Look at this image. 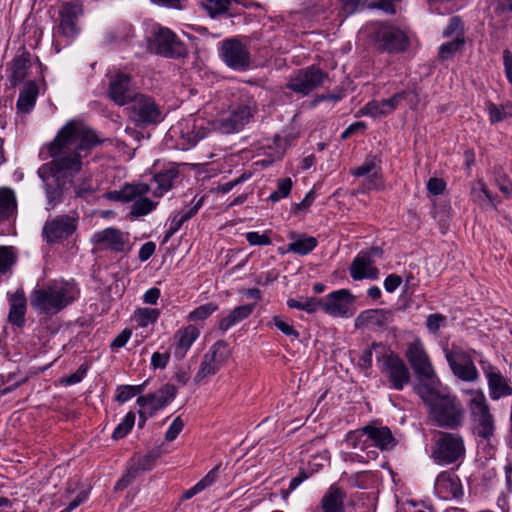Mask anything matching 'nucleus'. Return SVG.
Listing matches in <instances>:
<instances>
[{
    "mask_svg": "<svg viewBox=\"0 0 512 512\" xmlns=\"http://www.w3.org/2000/svg\"><path fill=\"white\" fill-rule=\"evenodd\" d=\"M101 143L95 131L78 121H69L57 133L48 147L51 161L37 171L45 187L47 210L63 201L73 176L81 170L82 159Z\"/></svg>",
    "mask_w": 512,
    "mask_h": 512,
    "instance_id": "obj_1",
    "label": "nucleus"
},
{
    "mask_svg": "<svg viewBox=\"0 0 512 512\" xmlns=\"http://www.w3.org/2000/svg\"><path fill=\"white\" fill-rule=\"evenodd\" d=\"M440 385H417L416 392L431 423L439 428L458 429L464 423L465 408L456 394L447 387L440 389Z\"/></svg>",
    "mask_w": 512,
    "mask_h": 512,
    "instance_id": "obj_2",
    "label": "nucleus"
},
{
    "mask_svg": "<svg viewBox=\"0 0 512 512\" xmlns=\"http://www.w3.org/2000/svg\"><path fill=\"white\" fill-rule=\"evenodd\" d=\"M78 290L72 282L54 280L35 288L30 295L33 309L47 315H55L76 300Z\"/></svg>",
    "mask_w": 512,
    "mask_h": 512,
    "instance_id": "obj_3",
    "label": "nucleus"
},
{
    "mask_svg": "<svg viewBox=\"0 0 512 512\" xmlns=\"http://www.w3.org/2000/svg\"><path fill=\"white\" fill-rule=\"evenodd\" d=\"M256 110L253 98L240 93L211 121V127L223 134L238 133L251 121Z\"/></svg>",
    "mask_w": 512,
    "mask_h": 512,
    "instance_id": "obj_4",
    "label": "nucleus"
},
{
    "mask_svg": "<svg viewBox=\"0 0 512 512\" xmlns=\"http://www.w3.org/2000/svg\"><path fill=\"white\" fill-rule=\"evenodd\" d=\"M464 393L470 396L468 405L474 434L481 440L490 442L494 437L496 426L484 392L481 389H468Z\"/></svg>",
    "mask_w": 512,
    "mask_h": 512,
    "instance_id": "obj_5",
    "label": "nucleus"
},
{
    "mask_svg": "<svg viewBox=\"0 0 512 512\" xmlns=\"http://www.w3.org/2000/svg\"><path fill=\"white\" fill-rule=\"evenodd\" d=\"M381 372L388 378L391 388L401 391L410 382V372L404 361L382 343H373Z\"/></svg>",
    "mask_w": 512,
    "mask_h": 512,
    "instance_id": "obj_6",
    "label": "nucleus"
},
{
    "mask_svg": "<svg viewBox=\"0 0 512 512\" xmlns=\"http://www.w3.org/2000/svg\"><path fill=\"white\" fill-rule=\"evenodd\" d=\"M443 352L455 377L469 383L479 381L480 374L474 360L478 361L479 355H484L482 352L474 349L465 351L459 347L449 349L447 346L443 348Z\"/></svg>",
    "mask_w": 512,
    "mask_h": 512,
    "instance_id": "obj_7",
    "label": "nucleus"
},
{
    "mask_svg": "<svg viewBox=\"0 0 512 512\" xmlns=\"http://www.w3.org/2000/svg\"><path fill=\"white\" fill-rule=\"evenodd\" d=\"M465 454V441L461 434L440 432L432 447L431 456L436 464L446 466L463 460Z\"/></svg>",
    "mask_w": 512,
    "mask_h": 512,
    "instance_id": "obj_8",
    "label": "nucleus"
},
{
    "mask_svg": "<svg viewBox=\"0 0 512 512\" xmlns=\"http://www.w3.org/2000/svg\"><path fill=\"white\" fill-rule=\"evenodd\" d=\"M405 356L420 382L418 385L440 384L430 357L419 338L408 344Z\"/></svg>",
    "mask_w": 512,
    "mask_h": 512,
    "instance_id": "obj_9",
    "label": "nucleus"
},
{
    "mask_svg": "<svg viewBox=\"0 0 512 512\" xmlns=\"http://www.w3.org/2000/svg\"><path fill=\"white\" fill-rule=\"evenodd\" d=\"M211 129V121H207L200 116L191 115L179 122L176 127H173L171 132L179 134L181 149L188 150L205 138Z\"/></svg>",
    "mask_w": 512,
    "mask_h": 512,
    "instance_id": "obj_10",
    "label": "nucleus"
},
{
    "mask_svg": "<svg viewBox=\"0 0 512 512\" xmlns=\"http://www.w3.org/2000/svg\"><path fill=\"white\" fill-rule=\"evenodd\" d=\"M130 104V119L139 126L160 123L163 114L153 98L144 94H135Z\"/></svg>",
    "mask_w": 512,
    "mask_h": 512,
    "instance_id": "obj_11",
    "label": "nucleus"
},
{
    "mask_svg": "<svg viewBox=\"0 0 512 512\" xmlns=\"http://www.w3.org/2000/svg\"><path fill=\"white\" fill-rule=\"evenodd\" d=\"M355 296L348 289H339L320 300V309L332 317L350 318L354 315Z\"/></svg>",
    "mask_w": 512,
    "mask_h": 512,
    "instance_id": "obj_12",
    "label": "nucleus"
},
{
    "mask_svg": "<svg viewBox=\"0 0 512 512\" xmlns=\"http://www.w3.org/2000/svg\"><path fill=\"white\" fill-rule=\"evenodd\" d=\"M78 216L61 214L48 219L42 228L43 240L49 244L59 243L70 237L77 229Z\"/></svg>",
    "mask_w": 512,
    "mask_h": 512,
    "instance_id": "obj_13",
    "label": "nucleus"
},
{
    "mask_svg": "<svg viewBox=\"0 0 512 512\" xmlns=\"http://www.w3.org/2000/svg\"><path fill=\"white\" fill-rule=\"evenodd\" d=\"M229 356L230 350L224 341L214 343L204 354L194 381L199 384L206 377L216 374L225 365Z\"/></svg>",
    "mask_w": 512,
    "mask_h": 512,
    "instance_id": "obj_14",
    "label": "nucleus"
},
{
    "mask_svg": "<svg viewBox=\"0 0 512 512\" xmlns=\"http://www.w3.org/2000/svg\"><path fill=\"white\" fill-rule=\"evenodd\" d=\"M478 363L487 380L489 396L492 400L496 401L512 395V387L509 380L502 375L496 366L484 355H479Z\"/></svg>",
    "mask_w": 512,
    "mask_h": 512,
    "instance_id": "obj_15",
    "label": "nucleus"
},
{
    "mask_svg": "<svg viewBox=\"0 0 512 512\" xmlns=\"http://www.w3.org/2000/svg\"><path fill=\"white\" fill-rule=\"evenodd\" d=\"M373 39L379 48L389 52L405 50L408 38L400 29L387 24H373L371 26Z\"/></svg>",
    "mask_w": 512,
    "mask_h": 512,
    "instance_id": "obj_16",
    "label": "nucleus"
},
{
    "mask_svg": "<svg viewBox=\"0 0 512 512\" xmlns=\"http://www.w3.org/2000/svg\"><path fill=\"white\" fill-rule=\"evenodd\" d=\"M155 52L169 58H183L187 55L185 44L168 28L159 27L153 32Z\"/></svg>",
    "mask_w": 512,
    "mask_h": 512,
    "instance_id": "obj_17",
    "label": "nucleus"
},
{
    "mask_svg": "<svg viewBox=\"0 0 512 512\" xmlns=\"http://www.w3.org/2000/svg\"><path fill=\"white\" fill-rule=\"evenodd\" d=\"M91 241L100 249H108L116 253L125 254L132 249L129 233L113 227L94 232Z\"/></svg>",
    "mask_w": 512,
    "mask_h": 512,
    "instance_id": "obj_18",
    "label": "nucleus"
},
{
    "mask_svg": "<svg viewBox=\"0 0 512 512\" xmlns=\"http://www.w3.org/2000/svg\"><path fill=\"white\" fill-rule=\"evenodd\" d=\"M220 56L231 69L244 71L250 66V52L238 39H226L221 43Z\"/></svg>",
    "mask_w": 512,
    "mask_h": 512,
    "instance_id": "obj_19",
    "label": "nucleus"
},
{
    "mask_svg": "<svg viewBox=\"0 0 512 512\" xmlns=\"http://www.w3.org/2000/svg\"><path fill=\"white\" fill-rule=\"evenodd\" d=\"M411 93L412 92L402 91L395 93L389 99L369 101L357 112L356 116H369L372 118L387 116L398 107L402 100H406L411 108H414L416 101L411 97Z\"/></svg>",
    "mask_w": 512,
    "mask_h": 512,
    "instance_id": "obj_20",
    "label": "nucleus"
},
{
    "mask_svg": "<svg viewBox=\"0 0 512 512\" xmlns=\"http://www.w3.org/2000/svg\"><path fill=\"white\" fill-rule=\"evenodd\" d=\"M179 172L176 168L170 167L157 173L150 181L149 184L137 183V186L130 191H137L138 195L143 193H151V195L160 199L169 190L172 189L175 180L178 178Z\"/></svg>",
    "mask_w": 512,
    "mask_h": 512,
    "instance_id": "obj_21",
    "label": "nucleus"
},
{
    "mask_svg": "<svg viewBox=\"0 0 512 512\" xmlns=\"http://www.w3.org/2000/svg\"><path fill=\"white\" fill-rule=\"evenodd\" d=\"M137 186L136 184H128L125 185L121 191L120 199L123 201H132L130 214L135 217L145 216L152 211H154L159 204V199H156L152 196L149 197L151 193H143L142 195H138V192L130 191Z\"/></svg>",
    "mask_w": 512,
    "mask_h": 512,
    "instance_id": "obj_22",
    "label": "nucleus"
},
{
    "mask_svg": "<svg viewBox=\"0 0 512 512\" xmlns=\"http://www.w3.org/2000/svg\"><path fill=\"white\" fill-rule=\"evenodd\" d=\"M326 77L327 75L320 69L311 66L307 69L300 70L291 78L288 87L296 93L307 95L313 89L322 85Z\"/></svg>",
    "mask_w": 512,
    "mask_h": 512,
    "instance_id": "obj_23",
    "label": "nucleus"
},
{
    "mask_svg": "<svg viewBox=\"0 0 512 512\" xmlns=\"http://www.w3.org/2000/svg\"><path fill=\"white\" fill-rule=\"evenodd\" d=\"M435 494L442 500H451L463 495L459 477L450 471L441 472L434 483Z\"/></svg>",
    "mask_w": 512,
    "mask_h": 512,
    "instance_id": "obj_24",
    "label": "nucleus"
},
{
    "mask_svg": "<svg viewBox=\"0 0 512 512\" xmlns=\"http://www.w3.org/2000/svg\"><path fill=\"white\" fill-rule=\"evenodd\" d=\"M130 82V76L122 72L110 77L108 95L117 105H126L135 96L136 93L131 89Z\"/></svg>",
    "mask_w": 512,
    "mask_h": 512,
    "instance_id": "obj_25",
    "label": "nucleus"
},
{
    "mask_svg": "<svg viewBox=\"0 0 512 512\" xmlns=\"http://www.w3.org/2000/svg\"><path fill=\"white\" fill-rule=\"evenodd\" d=\"M82 14V6L78 2H65L61 5L59 16V32L68 39L78 33L77 19Z\"/></svg>",
    "mask_w": 512,
    "mask_h": 512,
    "instance_id": "obj_26",
    "label": "nucleus"
},
{
    "mask_svg": "<svg viewBox=\"0 0 512 512\" xmlns=\"http://www.w3.org/2000/svg\"><path fill=\"white\" fill-rule=\"evenodd\" d=\"M200 336V329L195 325L189 324L178 329L173 334V355L176 359H183L192 345Z\"/></svg>",
    "mask_w": 512,
    "mask_h": 512,
    "instance_id": "obj_27",
    "label": "nucleus"
},
{
    "mask_svg": "<svg viewBox=\"0 0 512 512\" xmlns=\"http://www.w3.org/2000/svg\"><path fill=\"white\" fill-rule=\"evenodd\" d=\"M350 276L353 280L363 279L376 280L379 278V269L375 266L369 254L358 253L349 267Z\"/></svg>",
    "mask_w": 512,
    "mask_h": 512,
    "instance_id": "obj_28",
    "label": "nucleus"
},
{
    "mask_svg": "<svg viewBox=\"0 0 512 512\" xmlns=\"http://www.w3.org/2000/svg\"><path fill=\"white\" fill-rule=\"evenodd\" d=\"M203 201V197H200L196 201L194 198L193 201L186 205L183 209L173 212L168 219V236L175 234L181 228L183 223L191 219L202 207Z\"/></svg>",
    "mask_w": 512,
    "mask_h": 512,
    "instance_id": "obj_29",
    "label": "nucleus"
},
{
    "mask_svg": "<svg viewBox=\"0 0 512 512\" xmlns=\"http://www.w3.org/2000/svg\"><path fill=\"white\" fill-rule=\"evenodd\" d=\"M355 177H366V186L368 189H379L382 186L380 168L376 157L367 158L362 165L352 170Z\"/></svg>",
    "mask_w": 512,
    "mask_h": 512,
    "instance_id": "obj_30",
    "label": "nucleus"
},
{
    "mask_svg": "<svg viewBox=\"0 0 512 512\" xmlns=\"http://www.w3.org/2000/svg\"><path fill=\"white\" fill-rule=\"evenodd\" d=\"M365 429L369 448L376 447L380 450H388L395 445L394 438L388 427L365 426Z\"/></svg>",
    "mask_w": 512,
    "mask_h": 512,
    "instance_id": "obj_31",
    "label": "nucleus"
},
{
    "mask_svg": "<svg viewBox=\"0 0 512 512\" xmlns=\"http://www.w3.org/2000/svg\"><path fill=\"white\" fill-rule=\"evenodd\" d=\"M345 499V491L336 484H332L321 499V509L323 512H345Z\"/></svg>",
    "mask_w": 512,
    "mask_h": 512,
    "instance_id": "obj_32",
    "label": "nucleus"
},
{
    "mask_svg": "<svg viewBox=\"0 0 512 512\" xmlns=\"http://www.w3.org/2000/svg\"><path fill=\"white\" fill-rule=\"evenodd\" d=\"M9 314L8 321L18 327L22 326L25 322V313L27 300L25 293L22 289L17 290L9 297Z\"/></svg>",
    "mask_w": 512,
    "mask_h": 512,
    "instance_id": "obj_33",
    "label": "nucleus"
},
{
    "mask_svg": "<svg viewBox=\"0 0 512 512\" xmlns=\"http://www.w3.org/2000/svg\"><path fill=\"white\" fill-rule=\"evenodd\" d=\"M39 88L35 81H29L25 84L19 93L16 107L21 113H30L36 104Z\"/></svg>",
    "mask_w": 512,
    "mask_h": 512,
    "instance_id": "obj_34",
    "label": "nucleus"
},
{
    "mask_svg": "<svg viewBox=\"0 0 512 512\" xmlns=\"http://www.w3.org/2000/svg\"><path fill=\"white\" fill-rule=\"evenodd\" d=\"M254 308L255 304H246L235 307L226 316L220 319L219 329L223 332L228 331L239 322L247 319L254 311Z\"/></svg>",
    "mask_w": 512,
    "mask_h": 512,
    "instance_id": "obj_35",
    "label": "nucleus"
},
{
    "mask_svg": "<svg viewBox=\"0 0 512 512\" xmlns=\"http://www.w3.org/2000/svg\"><path fill=\"white\" fill-rule=\"evenodd\" d=\"M31 67L30 56L28 53H22L15 57L11 64V74L9 80L12 86L21 83L27 76Z\"/></svg>",
    "mask_w": 512,
    "mask_h": 512,
    "instance_id": "obj_36",
    "label": "nucleus"
},
{
    "mask_svg": "<svg viewBox=\"0 0 512 512\" xmlns=\"http://www.w3.org/2000/svg\"><path fill=\"white\" fill-rule=\"evenodd\" d=\"M17 210V201L11 188H0V221L9 219Z\"/></svg>",
    "mask_w": 512,
    "mask_h": 512,
    "instance_id": "obj_37",
    "label": "nucleus"
},
{
    "mask_svg": "<svg viewBox=\"0 0 512 512\" xmlns=\"http://www.w3.org/2000/svg\"><path fill=\"white\" fill-rule=\"evenodd\" d=\"M317 246L316 238L312 236H301L295 241L288 244V251L299 254L307 255Z\"/></svg>",
    "mask_w": 512,
    "mask_h": 512,
    "instance_id": "obj_38",
    "label": "nucleus"
},
{
    "mask_svg": "<svg viewBox=\"0 0 512 512\" xmlns=\"http://www.w3.org/2000/svg\"><path fill=\"white\" fill-rule=\"evenodd\" d=\"M160 311L155 308H138L134 312V320L140 327H148L157 322Z\"/></svg>",
    "mask_w": 512,
    "mask_h": 512,
    "instance_id": "obj_39",
    "label": "nucleus"
},
{
    "mask_svg": "<svg viewBox=\"0 0 512 512\" xmlns=\"http://www.w3.org/2000/svg\"><path fill=\"white\" fill-rule=\"evenodd\" d=\"M344 442L350 448L360 449L362 451L368 450L369 444L366 438L365 427L348 432Z\"/></svg>",
    "mask_w": 512,
    "mask_h": 512,
    "instance_id": "obj_40",
    "label": "nucleus"
},
{
    "mask_svg": "<svg viewBox=\"0 0 512 512\" xmlns=\"http://www.w3.org/2000/svg\"><path fill=\"white\" fill-rule=\"evenodd\" d=\"M320 300L313 297H303L300 299H288L287 305L289 308L303 310L307 313H314L320 309Z\"/></svg>",
    "mask_w": 512,
    "mask_h": 512,
    "instance_id": "obj_41",
    "label": "nucleus"
},
{
    "mask_svg": "<svg viewBox=\"0 0 512 512\" xmlns=\"http://www.w3.org/2000/svg\"><path fill=\"white\" fill-rule=\"evenodd\" d=\"M177 389L174 385L166 384L156 393H153L155 400V409H161L170 403L176 396Z\"/></svg>",
    "mask_w": 512,
    "mask_h": 512,
    "instance_id": "obj_42",
    "label": "nucleus"
},
{
    "mask_svg": "<svg viewBox=\"0 0 512 512\" xmlns=\"http://www.w3.org/2000/svg\"><path fill=\"white\" fill-rule=\"evenodd\" d=\"M231 3V0H205L203 7L210 17L215 18L226 13Z\"/></svg>",
    "mask_w": 512,
    "mask_h": 512,
    "instance_id": "obj_43",
    "label": "nucleus"
},
{
    "mask_svg": "<svg viewBox=\"0 0 512 512\" xmlns=\"http://www.w3.org/2000/svg\"><path fill=\"white\" fill-rule=\"evenodd\" d=\"M135 418L136 417L134 412H128L114 429L112 433V438L114 440L124 438L133 428L135 424Z\"/></svg>",
    "mask_w": 512,
    "mask_h": 512,
    "instance_id": "obj_44",
    "label": "nucleus"
},
{
    "mask_svg": "<svg viewBox=\"0 0 512 512\" xmlns=\"http://www.w3.org/2000/svg\"><path fill=\"white\" fill-rule=\"evenodd\" d=\"M217 309L218 306L215 303H206L192 310L188 314L187 318L189 321L194 322L203 321L212 315Z\"/></svg>",
    "mask_w": 512,
    "mask_h": 512,
    "instance_id": "obj_45",
    "label": "nucleus"
},
{
    "mask_svg": "<svg viewBox=\"0 0 512 512\" xmlns=\"http://www.w3.org/2000/svg\"><path fill=\"white\" fill-rule=\"evenodd\" d=\"M117 395L115 397L116 401L119 403H125L135 397L136 395L142 393L143 386L142 385H121L117 387Z\"/></svg>",
    "mask_w": 512,
    "mask_h": 512,
    "instance_id": "obj_46",
    "label": "nucleus"
},
{
    "mask_svg": "<svg viewBox=\"0 0 512 512\" xmlns=\"http://www.w3.org/2000/svg\"><path fill=\"white\" fill-rule=\"evenodd\" d=\"M464 44L463 37H455L454 40L444 43L439 47V58L441 60H447L452 57Z\"/></svg>",
    "mask_w": 512,
    "mask_h": 512,
    "instance_id": "obj_47",
    "label": "nucleus"
},
{
    "mask_svg": "<svg viewBox=\"0 0 512 512\" xmlns=\"http://www.w3.org/2000/svg\"><path fill=\"white\" fill-rule=\"evenodd\" d=\"M291 189L292 180L290 178L279 179L277 181V189L270 194L269 199L272 202H278L289 196Z\"/></svg>",
    "mask_w": 512,
    "mask_h": 512,
    "instance_id": "obj_48",
    "label": "nucleus"
},
{
    "mask_svg": "<svg viewBox=\"0 0 512 512\" xmlns=\"http://www.w3.org/2000/svg\"><path fill=\"white\" fill-rule=\"evenodd\" d=\"M15 260L12 250L8 247H0V275L5 274Z\"/></svg>",
    "mask_w": 512,
    "mask_h": 512,
    "instance_id": "obj_49",
    "label": "nucleus"
},
{
    "mask_svg": "<svg viewBox=\"0 0 512 512\" xmlns=\"http://www.w3.org/2000/svg\"><path fill=\"white\" fill-rule=\"evenodd\" d=\"M246 240L252 246H267L271 244V239L267 233L260 234L257 231L247 232Z\"/></svg>",
    "mask_w": 512,
    "mask_h": 512,
    "instance_id": "obj_50",
    "label": "nucleus"
},
{
    "mask_svg": "<svg viewBox=\"0 0 512 512\" xmlns=\"http://www.w3.org/2000/svg\"><path fill=\"white\" fill-rule=\"evenodd\" d=\"M273 323L286 336L293 339H297L299 337V333L294 329V327L284 321L281 317H273Z\"/></svg>",
    "mask_w": 512,
    "mask_h": 512,
    "instance_id": "obj_51",
    "label": "nucleus"
},
{
    "mask_svg": "<svg viewBox=\"0 0 512 512\" xmlns=\"http://www.w3.org/2000/svg\"><path fill=\"white\" fill-rule=\"evenodd\" d=\"M88 371V367L85 364H82L76 372L70 374L69 376H66L61 379V383L65 385H74L83 380V378L86 376Z\"/></svg>",
    "mask_w": 512,
    "mask_h": 512,
    "instance_id": "obj_52",
    "label": "nucleus"
},
{
    "mask_svg": "<svg viewBox=\"0 0 512 512\" xmlns=\"http://www.w3.org/2000/svg\"><path fill=\"white\" fill-rule=\"evenodd\" d=\"M184 427V422L181 419L180 416L176 417L171 425L169 426L168 430L165 433V439L167 441H173L177 438V436L180 434Z\"/></svg>",
    "mask_w": 512,
    "mask_h": 512,
    "instance_id": "obj_53",
    "label": "nucleus"
},
{
    "mask_svg": "<svg viewBox=\"0 0 512 512\" xmlns=\"http://www.w3.org/2000/svg\"><path fill=\"white\" fill-rule=\"evenodd\" d=\"M487 112L489 115V120L492 124L499 123L506 119V115L503 112L502 106L498 107L494 103H488L487 104Z\"/></svg>",
    "mask_w": 512,
    "mask_h": 512,
    "instance_id": "obj_54",
    "label": "nucleus"
},
{
    "mask_svg": "<svg viewBox=\"0 0 512 512\" xmlns=\"http://www.w3.org/2000/svg\"><path fill=\"white\" fill-rule=\"evenodd\" d=\"M169 360L170 354L168 352H154L151 356V366L154 369H164L168 365Z\"/></svg>",
    "mask_w": 512,
    "mask_h": 512,
    "instance_id": "obj_55",
    "label": "nucleus"
},
{
    "mask_svg": "<svg viewBox=\"0 0 512 512\" xmlns=\"http://www.w3.org/2000/svg\"><path fill=\"white\" fill-rule=\"evenodd\" d=\"M219 469L220 465L215 466L200 481L197 482L202 491L210 487L216 481Z\"/></svg>",
    "mask_w": 512,
    "mask_h": 512,
    "instance_id": "obj_56",
    "label": "nucleus"
},
{
    "mask_svg": "<svg viewBox=\"0 0 512 512\" xmlns=\"http://www.w3.org/2000/svg\"><path fill=\"white\" fill-rule=\"evenodd\" d=\"M443 35L446 37L455 35V37H463L461 30V21L457 17L450 19L447 28L444 30Z\"/></svg>",
    "mask_w": 512,
    "mask_h": 512,
    "instance_id": "obj_57",
    "label": "nucleus"
},
{
    "mask_svg": "<svg viewBox=\"0 0 512 512\" xmlns=\"http://www.w3.org/2000/svg\"><path fill=\"white\" fill-rule=\"evenodd\" d=\"M446 318L441 314H430L427 317V328L430 332L436 333L442 324L445 322Z\"/></svg>",
    "mask_w": 512,
    "mask_h": 512,
    "instance_id": "obj_58",
    "label": "nucleus"
},
{
    "mask_svg": "<svg viewBox=\"0 0 512 512\" xmlns=\"http://www.w3.org/2000/svg\"><path fill=\"white\" fill-rule=\"evenodd\" d=\"M445 186V182L442 179L436 177L430 178L427 182V190L429 193L435 196L442 194Z\"/></svg>",
    "mask_w": 512,
    "mask_h": 512,
    "instance_id": "obj_59",
    "label": "nucleus"
},
{
    "mask_svg": "<svg viewBox=\"0 0 512 512\" xmlns=\"http://www.w3.org/2000/svg\"><path fill=\"white\" fill-rule=\"evenodd\" d=\"M402 283L401 276L397 274H389L384 280V288L386 292L393 293Z\"/></svg>",
    "mask_w": 512,
    "mask_h": 512,
    "instance_id": "obj_60",
    "label": "nucleus"
},
{
    "mask_svg": "<svg viewBox=\"0 0 512 512\" xmlns=\"http://www.w3.org/2000/svg\"><path fill=\"white\" fill-rule=\"evenodd\" d=\"M156 245L152 241L144 243L139 250V260L141 262L147 261L155 253Z\"/></svg>",
    "mask_w": 512,
    "mask_h": 512,
    "instance_id": "obj_61",
    "label": "nucleus"
},
{
    "mask_svg": "<svg viewBox=\"0 0 512 512\" xmlns=\"http://www.w3.org/2000/svg\"><path fill=\"white\" fill-rule=\"evenodd\" d=\"M506 13H512V0H496L495 14L504 17Z\"/></svg>",
    "mask_w": 512,
    "mask_h": 512,
    "instance_id": "obj_62",
    "label": "nucleus"
},
{
    "mask_svg": "<svg viewBox=\"0 0 512 512\" xmlns=\"http://www.w3.org/2000/svg\"><path fill=\"white\" fill-rule=\"evenodd\" d=\"M131 337V331L124 329L119 335H117L111 342L110 347L112 349H119L124 347Z\"/></svg>",
    "mask_w": 512,
    "mask_h": 512,
    "instance_id": "obj_63",
    "label": "nucleus"
},
{
    "mask_svg": "<svg viewBox=\"0 0 512 512\" xmlns=\"http://www.w3.org/2000/svg\"><path fill=\"white\" fill-rule=\"evenodd\" d=\"M503 64L505 76L510 84H512V52L508 49L503 51Z\"/></svg>",
    "mask_w": 512,
    "mask_h": 512,
    "instance_id": "obj_64",
    "label": "nucleus"
}]
</instances>
